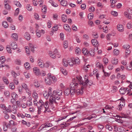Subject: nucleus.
I'll return each instance as SVG.
<instances>
[{
  "mask_svg": "<svg viewBox=\"0 0 132 132\" xmlns=\"http://www.w3.org/2000/svg\"><path fill=\"white\" fill-rule=\"evenodd\" d=\"M5 58L4 56H2L0 58V61L1 63H3L5 62Z\"/></svg>",
  "mask_w": 132,
  "mask_h": 132,
  "instance_id": "nucleus-39",
  "label": "nucleus"
},
{
  "mask_svg": "<svg viewBox=\"0 0 132 132\" xmlns=\"http://www.w3.org/2000/svg\"><path fill=\"white\" fill-rule=\"evenodd\" d=\"M38 65L41 68H43L44 63L40 59H38Z\"/></svg>",
  "mask_w": 132,
  "mask_h": 132,
  "instance_id": "nucleus-23",
  "label": "nucleus"
},
{
  "mask_svg": "<svg viewBox=\"0 0 132 132\" xmlns=\"http://www.w3.org/2000/svg\"><path fill=\"white\" fill-rule=\"evenodd\" d=\"M77 78L78 80V82L80 84H81L84 87L87 86L88 84L89 85H91L93 84L92 81L89 80L87 75H85L84 77V82H83L81 80L82 78L80 76H78Z\"/></svg>",
  "mask_w": 132,
  "mask_h": 132,
  "instance_id": "nucleus-2",
  "label": "nucleus"
},
{
  "mask_svg": "<svg viewBox=\"0 0 132 132\" xmlns=\"http://www.w3.org/2000/svg\"><path fill=\"white\" fill-rule=\"evenodd\" d=\"M23 74L27 78H29L30 76V74L27 72H24Z\"/></svg>",
  "mask_w": 132,
  "mask_h": 132,
  "instance_id": "nucleus-56",
  "label": "nucleus"
},
{
  "mask_svg": "<svg viewBox=\"0 0 132 132\" xmlns=\"http://www.w3.org/2000/svg\"><path fill=\"white\" fill-rule=\"evenodd\" d=\"M24 36L25 38L27 40H29L30 39V35L28 33H25L24 34Z\"/></svg>",
  "mask_w": 132,
  "mask_h": 132,
  "instance_id": "nucleus-25",
  "label": "nucleus"
},
{
  "mask_svg": "<svg viewBox=\"0 0 132 132\" xmlns=\"http://www.w3.org/2000/svg\"><path fill=\"white\" fill-rule=\"evenodd\" d=\"M60 2L61 5L63 6H66L68 5L67 2L66 0H61Z\"/></svg>",
  "mask_w": 132,
  "mask_h": 132,
  "instance_id": "nucleus-20",
  "label": "nucleus"
},
{
  "mask_svg": "<svg viewBox=\"0 0 132 132\" xmlns=\"http://www.w3.org/2000/svg\"><path fill=\"white\" fill-rule=\"evenodd\" d=\"M70 94L71 95H73L75 93V89H73V88H70Z\"/></svg>",
  "mask_w": 132,
  "mask_h": 132,
  "instance_id": "nucleus-54",
  "label": "nucleus"
},
{
  "mask_svg": "<svg viewBox=\"0 0 132 132\" xmlns=\"http://www.w3.org/2000/svg\"><path fill=\"white\" fill-rule=\"evenodd\" d=\"M117 116V121L119 123H123V121L121 120V118H122V117H119V116Z\"/></svg>",
  "mask_w": 132,
  "mask_h": 132,
  "instance_id": "nucleus-33",
  "label": "nucleus"
},
{
  "mask_svg": "<svg viewBox=\"0 0 132 132\" xmlns=\"http://www.w3.org/2000/svg\"><path fill=\"white\" fill-rule=\"evenodd\" d=\"M0 108L3 109V110H5V109H6V107L5 105L3 104H0Z\"/></svg>",
  "mask_w": 132,
  "mask_h": 132,
  "instance_id": "nucleus-63",
  "label": "nucleus"
},
{
  "mask_svg": "<svg viewBox=\"0 0 132 132\" xmlns=\"http://www.w3.org/2000/svg\"><path fill=\"white\" fill-rule=\"evenodd\" d=\"M51 78L49 76V74H48V76L45 78V82L48 85H50L52 83Z\"/></svg>",
  "mask_w": 132,
  "mask_h": 132,
  "instance_id": "nucleus-8",
  "label": "nucleus"
},
{
  "mask_svg": "<svg viewBox=\"0 0 132 132\" xmlns=\"http://www.w3.org/2000/svg\"><path fill=\"white\" fill-rule=\"evenodd\" d=\"M92 44L95 46H97L98 45V42L95 39H93L91 40Z\"/></svg>",
  "mask_w": 132,
  "mask_h": 132,
  "instance_id": "nucleus-17",
  "label": "nucleus"
},
{
  "mask_svg": "<svg viewBox=\"0 0 132 132\" xmlns=\"http://www.w3.org/2000/svg\"><path fill=\"white\" fill-rule=\"evenodd\" d=\"M45 110L44 111V113L48 112H50V110L49 107H44Z\"/></svg>",
  "mask_w": 132,
  "mask_h": 132,
  "instance_id": "nucleus-52",
  "label": "nucleus"
},
{
  "mask_svg": "<svg viewBox=\"0 0 132 132\" xmlns=\"http://www.w3.org/2000/svg\"><path fill=\"white\" fill-rule=\"evenodd\" d=\"M11 96L12 98L11 101V102L13 103L14 102V101L18 98V95L15 92H12L11 94Z\"/></svg>",
  "mask_w": 132,
  "mask_h": 132,
  "instance_id": "nucleus-6",
  "label": "nucleus"
},
{
  "mask_svg": "<svg viewBox=\"0 0 132 132\" xmlns=\"http://www.w3.org/2000/svg\"><path fill=\"white\" fill-rule=\"evenodd\" d=\"M62 91L61 90H58L57 91L54 90L53 92V95L54 96L56 95L57 94L59 96H60L62 93Z\"/></svg>",
  "mask_w": 132,
  "mask_h": 132,
  "instance_id": "nucleus-14",
  "label": "nucleus"
},
{
  "mask_svg": "<svg viewBox=\"0 0 132 132\" xmlns=\"http://www.w3.org/2000/svg\"><path fill=\"white\" fill-rule=\"evenodd\" d=\"M61 71L62 73L64 75H66L67 74V72L66 70L63 68H62L61 69Z\"/></svg>",
  "mask_w": 132,
  "mask_h": 132,
  "instance_id": "nucleus-51",
  "label": "nucleus"
},
{
  "mask_svg": "<svg viewBox=\"0 0 132 132\" xmlns=\"http://www.w3.org/2000/svg\"><path fill=\"white\" fill-rule=\"evenodd\" d=\"M82 86V85L81 86H80L81 87L80 90L79 89H78L77 90L75 89V93H76L77 95H78L80 94L81 95L83 94V89L84 87Z\"/></svg>",
  "mask_w": 132,
  "mask_h": 132,
  "instance_id": "nucleus-12",
  "label": "nucleus"
},
{
  "mask_svg": "<svg viewBox=\"0 0 132 132\" xmlns=\"http://www.w3.org/2000/svg\"><path fill=\"white\" fill-rule=\"evenodd\" d=\"M130 47V46L129 45L127 44L123 46V48L125 49H128Z\"/></svg>",
  "mask_w": 132,
  "mask_h": 132,
  "instance_id": "nucleus-61",
  "label": "nucleus"
},
{
  "mask_svg": "<svg viewBox=\"0 0 132 132\" xmlns=\"http://www.w3.org/2000/svg\"><path fill=\"white\" fill-rule=\"evenodd\" d=\"M43 8L42 9V11L43 12H45V13L47 7L46 5H44L42 7Z\"/></svg>",
  "mask_w": 132,
  "mask_h": 132,
  "instance_id": "nucleus-59",
  "label": "nucleus"
},
{
  "mask_svg": "<svg viewBox=\"0 0 132 132\" xmlns=\"http://www.w3.org/2000/svg\"><path fill=\"white\" fill-rule=\"evenodd\" d=\"M6 110L5 111H3L4 113H6V112H12V110H11L10 108H6V109H5Z\"/></svg>",
  "mask_w": 132,
  "mask_h": 132,
  "instance_id": "nucleus-57",
  "label": "nucleus"
},
{
  "mask_svg": "<svg viewBox=\"0 0 132 132\" xmlns=\"http://www.w3.org/2000/svg\"><path fill=\"white\" fill-rule=\"evenodd\" d=\"M96 65L97 68H101L103 67L102 64L100 63L99 62H98L96 64Z\"/></svg>",
  "mask_w": 132,
  "mask_h": 132,
  "instance_id": "nucleus-40",
  "label": "nucleus"
},
{
  "mask_svg": "<svg viewBox=\"0 0 132 132\" xmlns=\"http://www.w3.org/2000/svg\"><path fill=\"white\" fill-rule=\"evenodd\" d=\"M2 25L5 28H7L9 26L8 24L6 21H4L3 22Z\"/></svg>",
  "mask_w": 132,
  "mask_h": 132,
  "instance_id": "nucleus-36",
  "label": "nucleus"
},
{
  "mask_svg": "<svg viewBox=\"0 0 132 132\" xmlns=\"http://www.w3.org/2000/svg\"><path fill=\"white\" fill-rule=\"evenodd\" d=\"M75 52L76 54H80L81 53V50L79 48H76L75 50Z\"/></svg>",
  "mask_w": 132,
  "mask_h": 132,
  "instance_id": "nucleus-64",
  "label": "nucleus"
},
{
  "mask_svg": "<svg viewBox=\"0 0 132 132\" xmlns=\"http://www.w3.org/2000/svg\"><path fill=\"white\" fill-rule=\"evenodd\" d=\"M126 91H127V90H126V88H122L119 90L120 94L122 95L125 94L126 93Z\"/></svg>",
  "mask_w": 132,
  "mask_h": 132,
  "instance_id": "nucleus-19",
  "label": "nucleus"
},
{
  "mask_svg": "<svg viewBox=\"0 0 132 132\" xmlns=\"http://www.w3.org/2000/svg\"><path fill=\"white\" fill-rule=\"evenodd\" d=\"M53 95L51 96L50 97L49 99L50 104H52L54 103L56 104L59 102V98H58V97H57L56 98L55 97H54Z\"/></svg>",
  "mask_w": 132,
  "mask_h": 132,
  "instance_id": "nucleus-3",
  "label": "nucleus"
},
{
  "mask_svg": "<svg viewBox=\"0 0 132 132\" xmlns=\"http://www.w3.org/2000/svg\"><path fill=\"white\" fill-rule=\"evenodd\" d=\"M69 125V124L68 123H62L60 124V126L61 127L63 128L67 127Z\"/></svg>",
  "mask_w": 132,
  "mask_h": 132,
  "instance_id": "nucleus-29",
  "label": "nucleus"
},
{
  "mask_svg": "<svg viewBox=\"0 0 132 132\" xmlns=\"http://www.w3.org/2000/svg\"><path fill=\"white\" fill-rule=\"evenodd\" d=\"M114 54L115 55H117L119 53V51L117 49H114L113 51Z\"/></svg>",
  "mask_w": 132,
  "mask_h": 132,
  "instance_id": "nucleus-47",
  "label": "nucleus"
},
{
  "mask_svg": "<svg viewBox=\"0 0 132 132\" xmlns=\"http://www.w3.org/2000/svg\"><path fill=\"white\" fill-rule=\"evenodd\" d=\"M105 127L106 129H108L110 131H111L113 129L112 127L108 124L106 125Z\"/></svg>",
  "mask_w": 132,
  "mask_h": 132,
  "instance_id": "nucleus-42",
  "label": "nucleus"
},
{
  "mask_svg": "<svg viewBox=\"0 0 132 132\" xmlns=\"http://www.w3.org/2000/svg\"><path fill=\"white\" fill-rule=\"evenodd\" d=\"M61 18L62 21L63 22H65L67 21V15L63 14Z\"/></svg>",
  "mask_w": 132,
  "mask_h": 132,
  "instance_id": "nucleus-27",
  "label": "nucleus"
},
{
  "mask_svg": "<svg viewBox=\"0 0 132 132\" xmlns=\"http://www.w3.org/2000/svg\"><path fill=\"white\" fill-rule=\"evenodd\" d=\"M5 8L7 10H10L11 9V6L9 4H5Z\"/></svg>",
  "mask_w": 132,
  "mask_h": 132,
  "instance_id": "nucleus-55",
  "label": "nucleus"
},
{
  "mask_svg": "<svg viewBox=\"0 0 132 132\" xmlns=\"http://www.w3.org/2000/svg\"><path fill=\"white\" fill-rule=\"evenodd\" d=\"M4 94L6 97L9 98L10 97V93L8 91L5 90L4 92Z\"/></svg>",
  "mask_w": 132,
  "mask_h": 132,
  "instance_id": "nucleus-30",
  "label": "nucleus"
},
{
  "mask_svg": "<svg viewBox=\"0 0 132 132\" xmlns=\"http://www.w3.org/2000/svg\"><path fill=\"white\" fill-rule=\"evenodd\" d=\"M111 13L114 16H117L118 15V13L116 11H112L111 12Z\"/></svg>",
  "mask_w": 132,
  "mask_h": 132,
  "instance_id": "nucleus-60",
  "label": "nucleus"
},
{
  "mask_svg": "<svg viewBox=\"0 0 132 132\" xmlns=\"http://www.w3.org/2000/svg\"><path fill=\"white\" fill-rule=\"evenodd\" d=\"M126 69L128 70H132V61H131L130 64L127 67Z\"/></svg>",
  "mask_w": 132,
  "mask_h": 132,
  "instance_id": "nucleus-38",
  "label": "nucleus"
},
{
  "mask_svg": "<svg viewBox=\"0 0 132 132\" xmlns=\"http://www.w3.org/2000/svg\"><path fill=\"white\" fill-rule=\"evenodd\" d=\"M121 100L120 103V104L119 105V110L120 111L122 109V108L125 105V101L124 99L121 97V98L119 99Z\"/></svg>",
  "mask_w": 132,
  "mask_h": 132,
  "instance_id": "nucleus-5",
  "label": "nucleus"
},
{
  "mask_svg": "<svg viewBox=\"0 0 132 132\" xmlns=\"http://www.w3.org/2000/svg\"><path fill=\"white\" fill-rule=\"evenodd\" d=\"M68 41H65L63 42V44L64 47L65 48H66L68 47Z\"/></svg>",
  "mask_w": 132,
  "mask_h": 132,
  "instance_id": "nucleus-46",
  "label": "nucleus"
},
{
  "mask_svg": "<svg viewBox=\"0 0 132 132\" xmlns=\"http://www.w3.org/2000/svg\"><path fill=\"white\" fill-rule=\"evenodd\" d=\"M24 66L25 69L27 70H29L30 68V64L28 62H26L24 64Z\"/></svg>",
  "mask_w": 132,
  "mask_h": 132,
  "instance_id": "nucleus-26",
  "label": "nucleus"
},
{
  "mask_svg": "<svg viewBox=\"0 0 132 132\" xmlns=\"http://www.w3.org/2000/svg\"><path fill=\"white\" fill-rule=\"evenodd\" d=\"M43 95L44 96L46 99H47L48 98L49 96H50L48 94L47 92L46 91H45L43 92Z\"/></svg>",
  "mask_w": 132,
  "mask_h": 132,
  "instance_id": "nucleus-43",
  "label": "nucleus"
},
{
  "mask_svg": "<svg viewBox=\"0 0 132 132\" xmlns=\"http://www.w3.org/2000/svg\"><path fill=\"white\" fill-rule=\"evenodd\" d=\"M68 60H63V64L65 67H67L68 65Z\"/></svg>",
  "mask_w": 132,
  "mask_h": 132,
  "instance_id": "nucleus-41",
  "label": "nucleus"
},
{
  "mask_svg": "<svg viewBox=\"0 0 132 132\" xmlns=\"http://www.w3.org/2000/svg\"><path fill=\"white\" fill-rule=\"evenodd\" d=\"M34 72L37 76H38L41 74L39 69L36 67L34 68Z\"/></svg>",
  "mask_w": 132,
  "mask_h": 132,
  "instance_id": "nucleus-10",
  "label": "nucleus"
},
{
  "mask_svg": "<svg viewBox=\"0 0 132 132\" xmlns=\"http://www.w3.org/2000/svg\"><path fill=\"white\" fill-rule=\"evenodd\" d=\"M74 61L75 62V63L77 64H79L80 63V60L78 57H76Z\"/></svg>",
  "mask_w": 132,
  "mask_h": 132,
  "instance_id": "nucleus-50",
  "label": "nucleus"
},
{
  "mask_svg": "<svg viewBox=\"0 0 132 132\" xmlns=\"http://www.w3.org/2000/svg\"><path fill=\"white\" fill-rule=\"evenodd\" d=\"M13 109L12 110V112L14 113H15L16 112L17 106L16 105H14L13 106Z\"/></svg>",
  "mask_w": 132,
  "mask_h": 132,
  "instance_id": "nucleus-48",
  "label": "nucleus"
},
{
  "mask_svg": "<svg viewBox=\"0 0 132 132\" xmlns=\"http://www.w3.org/2000/svg\"><path fill=\"white\" fill-rule=\"evenodd\" d=\"M11 73L12 76L14 78L16 77L18 75L17 73L14 71H12L11 72Z\"/></svg>",
  "mask_w": 132,
  "mask_h": 132,
  "instance_id": "nucleus-58",
  "label": "nucleus"
},
{
  "mask_svg": "<svg viewBox=\"0 0 132 132\" xmlns=\"http://www.w3.org/2000/svg\"><path fill=\"white\" fill-rule=\"evenodd\" d=\"M26 9L29 11H31L32 10V7L29 4H28L26 6Z\"/></svg>",
  "mask_w": 132,
  "mask_h": 132,
  "instance_id": "nucleus-44",
  "label": "nucleus"
},
{
  "mask_svg": "<svg viewBox=\"0 0 132 132\" xmlns=\"http://www.w3.org/2000/svg\"><path fill=\"white\" fill-rule=\"evenodd\" d=\"M9 87L10 89L12 90H14L15 88L14 85L12 82H11L10 83Z\"/></svg>",
  "mask_w": 132,
  "mask_h": 132,
  "instance_id": "nucleus-24",
  "label": "nucleus"
},
{
  "mask_svg": "<svg viewBox=\"0 0 132 132\" xmlns=\"http://www.w3.org/2000/svg\"><path fill=\"white\" fill-rule=\"evenodd\" d=\"M68 65L70 66H72L74 64V61L72 60H68Z\"/></svg>",
  "mask_w": 132,
  "mask_h": 132,
  "instance_id": "nucleus-37",
  "label": "nucleus"
},
{
  "mask_svg": "<svg viewBox=\"0 0 132 132\" xmlns=\"http://www.w3.org/2000/svg\"><path fill=\"white\" fill-rule=\"evenodd\" d=\"M11 37L15 40H17L18 38V35L17 34L13 33L12 34Z\"/></svg>",
  "mask_w": 132,
  "mask_h": 132,
  "instance_id": "nucleus-18",
  "label": "nucleus"
},
{
  "mask_svg": "<svg viewBox=\"0 0 132 132\" xmlns=\"http://www.w3.org/2000/svg\"><path fill=\"white\" fill-rule=\"evenodd\" d=\"M35 25L36 26V28H37L36 30V35L37 37H39L41 36V32H40V31L39 30H38V28L39 27V26L37 24H35Z\"/></svg>",
  "mask_w": 132,
  "mask_h": 132,
  "instance_id": "nucleus-13",
  "label": "nucleus"
},
{
  "mask_svg": "<svg viewBox=\"0 0 132 132\" xmlns=\"http://www.w3.org/2000/svg\"><path fill=\"white\" fill-rule=\"evenodd\" d=\"M3 130L4 131H6L7 130L8 127L10 126V125L9 123L7 124L5 121L3 122Z\"/></svg>",
  "mask_w": 132,
  "mask_h": 132,
  "instance_id": "nucleus-11",
  "label": "nucleus"
},
{
  "mask_svg": "<svg viewBox=\"0 0 132 132\" xmlns=\"http://www.w3.org/2000/svg\"><path fill=\"white\" fill-rule=\"evenodd\" d=\"M82 51L83 53L85 55L87 56V55L89 54V52L88 50L85 48H83L82 50Z\"/></svg>",
  "mask_w": 132,
  "mask_h": 132,
  "instance_id": "nucleus-22",
  "label": "nucleus"
},
{
  "mask_svg": "<svg viewBox=\"0 0 132 132\" xmlns=\"http://www.w3.org/2000/svg\"><path fill=\"white\" fill-rule=\"evenodd\" d=\"M17 89L19 94H21L22 92V88L20 86H19Z\"/></svg>",
  "mask_w": 132,
  "mask_h": 132,
  "instance_id": "nucleus-62",
  "label": "nucleus"
},
{
  "mask_svg": "<svg viewBox=\"0 0 132 132\" xmlns=\"http://www.w3.org/2000/svg\"><path fill=\"white\" fill-rule=\"evenodd\" d=\"M2 80L4 82L6 85H8L9 82L8 79L7 77L5 76H3L2 77Z\"/></svg>",
  "mask_w": 132,
  "mask_h": 132,
  "instance_id": "nucleus-16",
  "label": "nucleus"
},
{
  "mask_svg": "<svg viewBox=\"0 0 132 132\" xmlns=\"http://www.w3.org/2000/svg\"><path fill=\"white\" fill-rule=\"evenodd\" d=\"M25 49L26 50V51L27 53V54L28 55H29L30 54V52L28 47V46L25 47Z\"/></svg>",
  "mask_w": 132,
  "mask_h": 132,
  "instance_id": "nucleus-45",
  "label": "nucleus"
},
{
  "mask_svg": "<svg viewBox=\"0 0 132 132\" xmlns=\"http://www.w3.org/2000/svg\"><path fill=\"white\" fill-rule=\"evenodd\" d=\"M57 51L55 50L53 52H50L49 54L50 56L52 58H55L56 57V54H57Z\"/></svg>",
  "mask_w": 132,
  "mask_h": 132,
  "instance_id": "nucleus-9",
  "label": "nucleus"
},
{
  "mask_svg": "<svg viewBox=\"0 0 132 132\" xmlns=\"http://www.w3.org/2000/svg\"><path fill=\"white\" fill-rule=\"evenodd\" d=\"M34 104L35 105L37 106L38 113V114H40V111H43V105L44 103L42 100H40L38 102L37 101V100H38V94L36 92H34Z\"/></svg>",
  "mask_w": 132,
  "mask_h": 132,
  "instance_id": "nucleus-1",
  "label": "nucleus"
},
{
  "mask_svg": "<svg viewBox=\"0 0 132 132\" xmlns=\"http://www.w3.org/2000/svg\"><path fill=\"white\" fill-rule=\"evenodd\" d=\"M10 46L11 48L13 50L16 49L18 47L17 43L14 42H12L10 43Z\"/></svg>",
  "mask_w": 132,
  "mask_h": 132,
  "instance_id": "nucleus-7",
  "label": "nucleus"
},
{
  "mask_svg": "<svg viewBox=\"0 0 132 132\" xmlns=\"http://www.w3.org/2000/svg\"><path fill=\"white\" fill-rule=\"evenodd\" d=\"M52 88L51 87H50L49 88L48 93L49 95L50 96H51L53 95V93L52 94Z\"/></svg>",
  "mask_w": 132,
  "mask_h": 132,
  "instance_id": "nucleus-49",
  "label": "nucleus"
},
{
  "mask_svg": "<svg viewBox=\"0 0 132 132\" xmlns=\"http://www.w3.org/2000/svg\"><path fill=\"white\" fill-rule=\"evenodd\" d=\"M111 62L113 64H117L118 63V59L116 58H114V59Z\"/></svg>",
  "mask_w": 132,
  "mask_h": 132,
  "instance_id": "nucleus-31",
  "label": "nucleus"
},
{
  "mask_svg": "<svg viewBox=\"0 0 132 132\" xmlns=\"http://www.w3.org/2000/svg\"><path fill=\"white\" fill-rule=\"evenodd\" d=\"M127 27L128 29H131L132 27V23L129 22L127 24Z\"/></svg>",
  "mask_w": 132,
  "mask_h": 132,
  "instance_id": "nucleus-53",
  "label": "nucleus"
},
{
  "mask_svg": "<svg viewBox=\"0 0 132 132\" xmlns=\"http://www.w3.org/2000/svg\"><path fill=\"white\" fill-rule=\"evenodd\" d=\"M117 28L119 31L122 32L123 31V26L120 24H118L117 26Z\"/></svg>",
  "mask_w": 132,
  "mask_h": 132,
  "instance_id": "nucleus-15",
  "label": "nucleus"
},
{
  "mask_svg": "<svg viewBox=\"0 0 132 132\" xmlns=\"http://www.w3.org/2000/svg\"><path fill=\"white\" fill-rule=\"evenodd\" d=\"M15 63L17 65H20L21 64V61L19 59H15Z\"/></svg>",
  "mask_w": 132,
  "mask_h": 132,
  "instance_id": "nucleus-35",
  "label": "nucleus"
},
{
  "mask_svg": "<svg viewBox=\"0 0 132 132\" xmlns=\"http://www.w3.org/2000/svg\"><path fill=\"white\" fill-rule=\"evenodd\" d=\"M76 77V79L78 81V82L79 83L78 84L77 83H74L73 82H71L70 85V88H73V89H75L76 88H77L79 86H81L82 85L81 84H80L79 82H78V79H77V77Z\"/></svg>",
  "mask_w": 132,
  "mask_h": 132,
  "instance_id": "nucleus-4",
  "label": "nucleus"
},
{
  "mask_svg": "<svg viewBox=\"0 0 132 132\" xmlns=\"http://www.w3.org/2000/svg\"><path fill=\"white\" fill-rule=\"evenodd\" d=\"M124 15L126 17L128 18L129 19H131L132 18V17L127 12H125L124 13Z\"/></svg>",
  "mask_w": 132,
  "mask_h": 132,
  "instance_id": "nucleus-34",
  "label": "nucleus"
},
{
  "mask_svg": "<svg viewBox=\"0 0 132 132\" xmlns=\"http://www.w3.org/2000/svg\"><path fill=\"white\" fill-rule=\"evenodd\" d=\"M70 89L69 88L66 89L64 91V94L66 96L68 95L70 93Z\"/></svg>",
  "mask_w": 132,
  "mask_h": 132,
  "instance_id": "nucleus-28",
  "label": "nucleus"
},
{
  "mask_svg": "<svg viewBox=\"0 0 132 132\" xmlns=\"http://www.w3.org/2000/svg\"><path fill=\"white\" fill-rule=\"evenodd\" d=\"M6 50L7 52L9 53H11L12 51L11 49L10 45H7L6 46Z\"/></svg>",
  "mask_w": 132,
  "mask_h": 132,
  "instance_id": "nucleus-32",
  "label": "nucleus"
},
{
  "mask_svg": "<svg viewBox=\"0 0 132 132\" xmlns=\"http://www.w3.org/2000/svg\"><path fill=\"white\" fill-rule=\"evenodd\" d=\"M64 28L67 31L70 32L71 31V29L68 25L66 24L64 25Z\"/></svg>",
  "mask_w": 132,
  "mask_h": 132,
  "instance_id": "nucleus-21",
  "label": "nucleus"
}]
</instances>
